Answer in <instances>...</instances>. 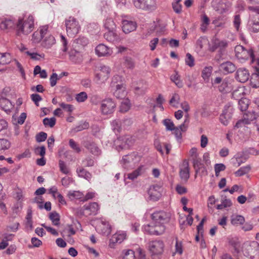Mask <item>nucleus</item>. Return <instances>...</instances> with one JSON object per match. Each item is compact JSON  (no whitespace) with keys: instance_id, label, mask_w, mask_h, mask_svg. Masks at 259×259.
Masks as SVG:
<instances>
[{"instance_id":"obj_1","label":"nucleus","mask_w":259,"mask_h":259,"mask_svg":"<svg viewBox=\"0 0 259 259\" xmlns=\"http://www.w3.org/2000/svg\"><path fill=\"white\" fill-rule=\"evenodd\" d=\"M170 218L169 213L163 210L156 211L151 214L152 222L143 226V231L149 235H161L164 232L165 224L169 222Z\"/></svg>"},{"instance_id":"obj_2","label":"nucleus","mask_w":259,"mask_h":259,"mask_svg":"<svg viewBox=\"0 0 259 259\" xmlns=\"http://www.w3.org/2000/svg\"><path fill=\"white\" fill-rule=\"evenodd\" d=\"M17 35L21 34L27 35L33 29L34 18L32 16L29 15L27 20L23 21L22 19H19L17 23Z\"/></svg>"},{"instance_id":"obj_3","label":"nucleus","mask_w":259,"mask_h":259,"mask_svg":"<svg viewBox=\"0 0 259 259\" xmlns=\"http://www.w3.org/2000/svg\"><path fill=\"white\" fill-rule=\"evenodd\" d=\"M141 160V156L137 152H132L124 155L120 161L122 166L124 168H132Z\"/></svg>"},{"instance_id":"obj_4","label":"nucleus","mask_w":259,"mask_h":259,"mask_svg":"<svg viewBox=\"0 0 259 259\" xmlns=\"http://www.w3.org/2000/svg\"><path fill=\"white\" fill-rule=\"evenodd\" d=\"M164 244L162 241L155 240L149 243V250L151 259H160V255L163 251Z\"/></svg>"},{"instance_id":"obj_5","label":"nucleus","mask_w":259,"mask_h":259,"mask_svg":"<svg viewBox=\"0 0 259 259\" xmlns=\"http://www.w3.org/2000/svg\"><path fill=\"white\" fill-rule=\"evenodd\" d=\"M65 25L67 33L70 37H74L80 29L78 21L73 17H69L65 20Z\"/></svg>"},{"instance_id":"obj_6","label":"nucleus","mask_w":259,"mask_h":259,"mask_svg":"<svg viewBox=\"0 0 259 259\" xmlns=\"http://www.w3.org/2000/svg\"><path fill=\"white\" fill-rule=\"evenodd\" d=\"M236 57L240 60H246L251 58L252 60H254V55L252 49H246L241 45H237L235 48Z\"/></svg>"},{"instance_id":"obj_7","label":"nucleus","mask_w":259,"mask_h":259,"mask_svg":"<svg viewBox=\"0 0 259 259\" xmlns=\"http://www.w3.org/2000/svg\"><path fill=\"white\" fill-rule=\"evenodd\" d=\"M98 71L95 74V81L97 83H104L109 78L110 69L107 66L101 65L98 67Z\"/></svg>"},{"instance_id":"obj_8","label":"nucleus","mask_w":259,"mask_h":259,"mask_svg":"<svg viewBox=\"0 0 259 259\" xmlns=\"http://www.w3.org/2000/svg\"><path fill=\"white\" fill-rule=\"evenodd\" d=\"M259 115L255 114L254 112L248 111L245 113L243 115V117L242 119L239 120L236 123L235 127L239 128L242 127L245 124H249L251 121L255 120V123L257 122V118Z\"/></svg>"},{"instance_id":"obj_9","label":"nucleus","mask_w":259,"mask_h":259,"mask_svg":"<svg viewBox=\"0 0 259 259\" xmlns=\"http://www.w3.org/2000/svg\"><path fill=\"white\" fill-rule=\"evenodd\" d=\"M116 104L112 99L108 98L103 100L101 103V111L104 115L110 114L115 110Z\"/></svg>"},{"instance_id":"obj_10","label":"nucleus","mask_w":259,"mask_h":259,"mask_svg":"<svg viewBox=\"0 0 259 259\" xmlns=\"http://www.w3.org/2000/svg\"><path fill=\"white\" fill-rule=\"evenodd\" d=\"M162 188L159 185H153L149 188L148 194L149 199L153 201H158L161 196Z\"/></svg>"},{"instance_id":"obj_11","label":"nucleus","mask_w":259,"mask_h":259,"mask_svg":"<svg viewBox=\"0 0 259 259\" xmlns=\"http://www.w3.org/2000/svg\"><path fill=\"white\" fill-rule=\"evenodd\" d=\"M258 246V244L255 241L251 243L245 242L242 246L241 251L244 256L250 258Z\"/></svg>"},{"instance_id":"obj_12","label":"nucleus","mask_w":259,"mask_h":259,"mask_svg":"<svg viewBox=\"0 0 259 259\" xmlns=\"http://www.w3.org/2000/svg\"><path fill=\"white\" fill-rule=\"evenodd\" d=\"M234 111L233 107L230 105H226L224 107L223 113L220 117V121L222 124L227 125L229 120L231 119Z\"/></svg>"},{"instance_id":"obj_13","label":"nucleus","mask_w":259,"mask_h":259,"mask_svg":"<svg viewBox=\"0 0 259 259\" xmlns=\"http://www.w3.org/2000/svg\"><path fill=\"white\" fill-rule=\"evenodd\" d=\"M227 240L228 245L233 248V253L238 254L240 252L241 243L238 237H229Z\"/></svg>"},{"instance_id":"obj_14","label":"nucleus","mask_w":259,"mask_h":259,"mask_svg":"<svg viewBox=\"0 0 259 259\" xmlns=\"http://www.w3.org/2000/svg\"><path fill=\"white\" fill-rule=\"evenodd\" d=\"M137 28V23L135 21L123 19L122 21V31L125 34H128L135 30Z\"/></svg>"},{"instance_id":"obj_15","label":"nucleus","mask_w":259,"mask_h":259,"mask_svg":"<svg viewBox=\"0 0 259 259\" xmlns=\"http://www.w3.org/2000/svg\"><path fill=\"white\" fill-rule=\"evenodd\" d=\"M17 23L13 18H4L0 22V28L3 30H9L13 29Z\"/></svg>"},{"instance_id":"obj_16","label":"nucleus","mask_w":259,"mask_h":259,"mask_svg":"<svg viewBox=\"0 0 259 259\" xmlns=\"http://www.w3.org/2000/svg\"><path fill=\"white\" fill-rule=\"evenodd\" d=\"M235 78L240 82H245L249 78V72L245 68H239L236 71Z\"/></svg>"},{"instance_id":"obj_17","label":"nucleus","mask_w":259,"mask_h":259,"mask_svg":"<svg viewBox=\"0 0 259 259\" xmlns=\"http://www.w3.org/2000/svg\"><path fill=\"white\" fill-rule=\"evenodd\" d=\"M180 176L181 179L187 181L190 177L189 162L185 160L180 167Z\"/></svg>"},{"instance_id":"obj_18","label":"nucleus","mask_w":259,"mask_h":259,"mask_svg":"<svg viewBox=\"0 0 259 259\" xmlns=\"http://www.w3.org/2000/svg\"><path fill=\"white\" fill-rule=\"evenodd\" d=\"M211 42L212 45L209 47V50L211 52H214L218 49L223 50L227 47L228 45L227 41L217 38L213 39Z\"/></svg>"},{"instance_id":"obj_19","label":"nucleus","mask_w":259,"mask_h":259,"mask_svg":"<svg viewBox=\"0 0 259 259\" xmlns=\"http://www.w3.org/2000/svg\"><path fill=\"white\" fill-rule=\"evenodd\" d=\"M193 167L195 170L196 175L201 170V172L207 175V170L203 164L201 162V159L199 157H197L192 159Z\"/></svg>"},{"instance_id":"obj_20","label":"nucleus","mask_w":259,"mask_h":259,"mask_svg":"<svg viewBox=\"0 0 259 259\" xmlns=\"http://www.w3.org/2000/svg\"><path fill=\"white\" fill-rule=\"evenodd\" d=\"M0 106L6 112H10L14 107V104L6 98L0 95Z\"/></svg>"},{"instance_id":"obj_21","label":"nucleus","mask_w":259,"mask_h":259,"mask_svg":"<svg viewBox=\"0 0 259 259\" xmlns=\"http://www.w3.org/2000/svg\"><path fill=\"white\" fill-rule=\"evenodd\" d=\"M69 59L75 63L81 62L82 60V57L80 51L75 49H72L69 52Z\"/></svg>"},{"instance_id":"obj_22","label":"nucleus","mask_w":259,"mask_h":259,"mask_svg":"<svg viewBox=\"0 0 259 259\" xmlns=\"http://www.w3.org/2000/svg\"><path fill=\"white\" fill-rule=\"evenodd\" d=\"M95 51L96 54L100 57L109 55L112 52L110 48L103 44H100L97 46Z\"/></svg>"},{"instance_id":"obj_23","label":"nucleus","mask_w":259,"mask_h":259,"mask_svg":"<svg viewBox=\"0 0 259 259\" xmlns=\"http://www.w3.org/2000/svg\"><path fill=\"white\" fill-rule=\"evenodd\" d=\"M232 89V85L227 78L223 80L221 84L219 86V91L224 94L231 92Z\"/></svg>"},{"instance_id":"obj_24","label":"nucleus","mask_w":259,"mask_h":259,"mask_svg":"<svg viewBox=\"0 0 259 259\" xmlns=\"http://www.w3.org/2000/svg\"><path fill=\"white\" fill-rule=\"evenodd\" d=\"M115 90L114 92V96L118 99H122L125 97L126 92L125 91V87L123 84H118L115 87Z\"/></svg>"},{"instance_id":"obj_25","label":"nucleus","mask_w":259,"mask_h":259,"mask_svg":"<svg viewBox=\"0 0 259 259\" xmlns=\"http://www.w3.org/2000/svg\"><path fill=\"white\" fill-rule=\"evenodd\" d=\"M55 37L52 35H48L43 38L41 45L45 48L49 49L55 44Z\"/></svg>"},{"instance_id":"obj_26","label":"nucleus","mask_w":259,"mask_h":259,"mask_svg":"<svg viewBox=\"0 0 259 259\" xmlns=\"http://www.w3.org/2000/svg\"><path fill=\"white\" fill-rule=\"evenodd\" d=\"M84 146L91 153L95 155H99L101 153V150L94 143L87 142L85 143Z\"/></svg>"},{"instance_id":"obj_27","label":"nucleus","mask_w":259,"mask_h":259,"mask_svg":"<svg viewBox=\"0 0 259 259\" xmlns=\"http://www.w3.org/2000/svg\"><path fill=\"white\" fill-rule=\"evenodd\" d=\"M121 141L122 145H119L121 149L128 148L131 146L134 143V139L130 136H126L122 138L121 140L119 139L118 141Z\"/></svg>"},{"instance_id":"obj_28","label":"nucleus","mask_w":259,"mask_h":259,"mask_svg":"<svg viewBox=\"0 0 259 259\" xmlns=\"http://www.w3.org/2000/svg\"><path fill=\"white\" fill-rule=\"evenodd\" d=\"M221 67L224 72L226 73L233 72L236 70L235 65L229 61L223 63L221 64Z\"/></svg>"},{"instance_id":"obj_29","label":"nucleus","mask_w":259,"mask_h":259,"mask_svg":"<svg viewBox=\"0 0 259 259\" xmlns=\"http://www.w3.org/2000/svg\"><path fill=\"white\" fill-rule=\"evenodd\" d=\"M125 233L123 232H119L115 233L112 236L111 241L112 243H120L125 239Z\"/></svg>"},{"instance_id":"obj_30","label":"nucleus","mask_w":259,"mask_h":259,"mask_svg":"<svg viewBox=\"0 0 259 259\" xmlns=\"http://www.w3.org/2000/svg\"><path fill=\"white\" fill-rule=\"evenodd\" d=\"M89 43L88 39L84 36H79L74 41L73 47L74 48L84 47L87 46Z\"/></svg>"},{"instance_id":"obj_31","label":"nucleus","mask_w":259,"mask_h":259,"mask_svg":"<svg viewBox=\"0 0 259 259\" xmlns=\"http://www.w3.org/2000/svg\"><path fill=\"white\" fill-rule=\"evenodd\" d=\"M116 30L108 31L104 35V38L110 42H114L118 39V36L115 32Z\"/></svg>"},{"instance_id":"obj_32","label":"nucleus","mask_w":259,"mask_h":259,"mask_svg":"<svg viewBox=\"0 0 259 259\" xmlns=\"http://www.w3.org/2000/svg\"><path fill=\"white\" fill-rule=\"evenodd\" d=\"M76 172L77 173L78 177L83 178L88 181H89L92 178L91 174L82 167H78L76 169Z\"/></svg>"},{"instance_id":"obj_33","label":"nucleus","mask_w":259,"mask_h":259,"mask_svg":"<svg viewBox=\"0 0 259 259\" xmlns=\"http://www.w3.org/2000/svg\"><path fill=\"white\" fill-rule=\"evenodd\" d=\"M67 196L70 200H74L82 198L83 194L79 191H69Z\"/></svg>"},{"instance_id":"obj_34","label":"nucleus","mask_w":259,"mask_h":259,"mask_svg":"<svg viewBox=\"0 0 259 259\" xmlns=\"http://www.w3.org/2000/svg\"><path fill=\"white\" fill-rule=\"evenodd\" d=\"M250 85L253 88H259V71L253 73L251 76Z\"/></svg>"},{"instance_id":"obj_35","label":"nucleus","mask_w":259,"mask_h":259,"mask_svg":"<svg viewBox=\"0 0 259 259\" xmlns=\"http://www.w3.org/2000/svg\"><path fill=\"white\" fill-rule=\"evenodd\" d=\"M144 10L153 11L156 8V4L155 0H145Z\"/></svg>"},{"instance_id":"obj_36","label":"nucleus","mask_w":259,"mask_h":259,"mask_svg":"<svg viewBox=\"0 0 259 259\" xmlns=\"http://www.w3.org/2000/svg\"><path fill=\"white\" fill-rule=\"evenodd\" d=\"M11 61V57L9 53H0V65L9 64Z\"/></svg>"},{"instance_id":"obj_37","label":"nucleus","mask_w":259,"mask_h":259,"mask_svg":"<svg viewBox=\"0 0 259 259\" xmlns=\"http://www.w3.org/2000/svg\"><path fill=\"white\" fill-rule=\"evenodd\" d=\"M11 146L10 142L6 139H0V153L8 150Z\"/></svg>"},{"instance_id":"obj_38","label":"nucleus","mask_w":259,"mask_h":259,"mask_svg":"<svg viewBox=\"0 0 259 259\" xmlns=\"http://www.w3.org/2000/svg\"><path fill=\"white\" fill-rule=\"evenodd\" d=\"M85 209L89 210L91 211V214L95 215L97 213L99 210V205L96 202H92L89 205L84 206Z\"/></svg>"},{"instance_id":"obj_39","label":"nucleus","mask_w":259,"mask_h":259,"mask_svg":"<svg viewBox=\"0 0 259 259\" xmlns=\"http://www.w3.org/2000/svg\"><path fill=\"white\" fill-rule=\"evenodd\" d=\"M104 27L108 31L116 30V28L115 22L111 18H108L105 20Z\"/></svg>"},{"instance_id":"obj_40","label":"nucleus","mask_w":259,"mask_h":259,"mask_svg":"<svg viewBox=\"0 0 259 259\" xmlns=\"http://www.w3.org/2000/svg\"><path fill=\"white\" fill-rule=\"evenodd\" d=\"M249 29L253 32H257L259 31V22L255 20L250 19L248 22Z\"/></svg>"},{"instance_id":"obj_41","label":"nucleus","mask_w":259,"mask_h":259,"mask_svg":"<svg viewBox=\"0 0 259 259\" xmlns=\"http://www.w3.org/2000/svg\"><path fill=\"white\" fill-rule=\"evenodd\" d=\"M49 218L54 225L58 226L60 224V215L56 211L51 212Z\"/></svg>"},{"instance_id":"obj_42","label":"nucleus","mask_w":259,"mask_h":259,"mask_svg":"<svg viewBox=\"0 0 259 259\" xmlns=\"http://www.w3.org/2000/svg\"><path fill=\"white\" fill-rule=\"evenodd\" d=\"M170 79L178 88H181L183 87V82L180 79V76L177 71H175V74L171 76Z\"/></svg>"},{"instance_id":"obj_43","label":"nucleus","mask_w":259,"mask_h":259,"mask_svg":"<svg viewBox=\"0 0 259 259\" xmlns=\"http://www.w3.org/2000/svg\"><path fill=\"white\" fill-rule=\"evenodd\" d=\"M243 89L242 88H237L236 89L234 90L232 94V97L236 100H240L242 98V96H243Z\"/></svg>"},{"instance_id":"obj_44","label":"nucleus","mask_w":259,"mask_h":259,"mask_svg":"<svg viewBox=\"0 0 259 259\" xmlns=\"http://www.w3.org/2000/svg\"><path fill=\"white\" fill-rule=\"evenodd\" d=\"M244 221V217L240 215H234L231 219V223L234 225L243 224Z\"/></svg>"},{"instance_id":"obj_45","label":"nucleus","mask_w":259,"mask_h":259,"mask_svg":"<svg viewBox=\"0 0 259 259\" xmlns=\"http://www.w3.org/2000/svg\"><path fill=\"white\" fill-rule=\"evenodd\" d=\"M123 65L128 69H133L135 67V62L133 59L129 57L124 58Z\"/></svg>"},{"instance_id":"obj_46","label":"nucleus","mask_w":259,"mask_h":259,"mask_svg":"<svg viewBox=\"0 0 259 259\" xmlns=\"http://www.w3.org/2000/svg\"><path fill=\"white\" fill-rule=\"evenodd\" d=\"M131 107L130 101L128 99H124L121 103L120 106V111L122 112L127 111Z\"/></svg>"},{"instance_id":"obj_47","label":"nucleus","mask_w":259,"mask_h":259,"mask_svg":"<svg viewBox=\"0 0 259 259\" xmlns=\"http://www.w3.org/2000/svg\"><path fill=\"white\" fill-rule=\"evenodd\" d=\"M143 166L139 167L137 169L133 171L132 172L128 175V178L132 180H134L136 179L139 176L142 174V170L143 169Z\"/></svg>"},{"instance_id":"obj_48","label":"nucleus","mask_w":259,"mask_h":259,"mask_svg":"<svg viewBox=\"0 0 259 259\" xmlns=\"http://www.w3.org/2000/svg\"><path fill=\"white\" fill-rule=\"evenodd\" d=\"M250 169V166L249 165L243 166L240 167L238 170H237L235 172V175L237 177H240L248 172Z\"/></svg>"},{"instance_id":"obj_49","label":"nucleus","mask_w":259,"mask_h":259,"mask_svg":"<svg viewBox=\"0 0 259 259\" xmlns=\"http://www.w3.org/2000/svg\"><path fill=\"white\" fill-rule=\"evenodd\" d=\"M238 105L240 110L246 111L248 107V101L246 98L241 99L238 101Z\"/></svg>"},{"instance_id":"obj_50","label":"nucleus","mask_w":259,"mask_h":259,"mask_svg":"<svg viewBox=\"0 0 259 259\" xmlns=\"http://www.w3.org/2000/svg\"><path fill=\"white\" fill-rule=\"evenodd\" d=\"M163 124L166 127V130L172 131L175 127L174 122L169 119H165L163 120Z\"/></svg>"},{"instance_id":"obj_51","label":"nucleus","mask_w":259,"mask_h":259,"mask_svg":"<svg viewBox=\"0 0 259 259\" xmlns=\"http://www.w3.org/2000/svg\"><path fill=\"white\" fill-rule=\"evenodd\" d=\"M212 72V67H205L202 71V77L204 80H207L208 79L209 77L210 76Z\"/></svg>"},{"instance_id":"obj_52","label":"nucleus","mask_w":259,"mask_h":259,"mask_svg":"<svg viewBox=\"0 0 259 259\" xmlns=\"http://www.w3.org/2000/svg\"><path fill=\"white\" fill-rule=\"evenodd\" d=\"M43 123L45 126H49L52 127L56 123V119L55 117H52L51 118H45L43 119Z\"/></svg>"},{"instance_id":"obj_53","label":"nucleus","mask_w":259,"mask_h":259,"mask_svg":"<svg viewBox=\"0 0 259 259\" xmlns=\"http://www.w3.org/2000/svg\"><path fill=\"white\" fill-rule=\"evenodd\" d=\"M185 63L186 65L190 67L194 66V59L193 57L189 53L186 54Z\"/></svg>"},{"instance_id":"obj_54","label":"nucleus","mask_w":259,"mask_h":259,"mask_svg":"<svg viewBox=\"0 0 259 259\" xmlns=\"http://www.w3.org/2000/svg\"><path fill=\"white\" fill-rule=\"evenodd\" d=\"M88 98L87 94L84 92H80L76 95L75 99L78 102H83Z\"/></svg>"},{"instance_id":"obj_55","label":"nucleus","mask_w":259,"mask_h":259,"mask_svg":"<svg viewBox=\"0 0 259 259\" xmlns=\"http://www.w3.org/2000/svg\"><path fill=\"white\" fill-rule=\"evenodd\" d=\"M121 78L122 77L120 75H114L112 78V81L111 83L112 87H115L116 85L118 84H122V83H121Z\"/></svg>"},{"instance_id":"obj_56","label":"nucleus","mask_w":259,"mask_h":259,"mask_svg":"<svg viewBox=\"0 0 259 259\" xmlns=\"http://www.w3.org/2000/svg\"><path fill=\"white\" fill-rule=\"evenodd\" d=\"M235 158L236 161L234 163V164L236 165L237 166H240L242 163H244L246 161V158H244L239 154H237L235 156Z\"/></svg>"},{"instance_id":"obj_57","label":"nucleus","mask_w":259,"mask_h":259,"mask_svg":"<svg viewBox=\"0 0 259 259\" xmlns=\"http://www.w3.org/2000/svg\"><path fill=\"white\" fill-rule=\"evenodd\" d=\"M60 171L64 174H68L69 172V169L66 165L64 161L60 160L59 162Z\"/></svg>"},{"instance_id":"obj_58","label":"nucleus","mask_w":259,"mask_h":259,"mask_svg":"<svg viewBox=\"0 0 259 259\" xmlns=\"http://www.w3.org/2000/svg\"><path fill=\"white\" fill-rule=\"evenodd\" d=\"M82 164L84 166H93L94 164V160L90 157H87L82 161Z\"/></svg>"},{"instance_id":"obj_59","label":"nucleus","mask_w":259,"mask_h":259,"mask_svg":"<svg viewBox=\"0 0 259 259\" xmlns=\"http://www.w3.org/2000/svg\"><path fill=\"white\" fill-rule=\"evenodd\" d=\"M30 98L36 106H39L38 102L42 100L41 96L37 94H33L31 95Z\"/></svg>"},{"instance_id":"obj_60","label":"nucleus","mask_w":259,"mask_h":259,"mask_svg":"<svg viewBox=\"0 0 259 259\" xmlns=\"http://www.w3.org/2000/svg\"><path fill=\"white\" fill-rule=\"evenodd\" d=\"M48 28V25L42 26L40 27V30L38 32L43 38L48 35H51L49 33Z\"/></svg>"},{"instance_id":"obj_61","label":"nucleus","mask_w":259,"mask_h":259,"mask_svg":"<svg viewBox=\"0 0 259 259\" xmlns=\"http://www.w3.org/2000/svg\"><path fill=\"white\" fill-rule=\"evenodd\" d=\"M102 224L104 227L102 233L107 235L110 234L111 233V227L109 224L105 222H102Z\"/></svg>"},{"instance_id":"obj_62","label":"nucleus","mask_w":259,"mask_h":259,"mask_svg":"<svg viewBox=\"0 0 259 259\" xmlns=\"http://www.w3.org/2000/svg\"><path fill=\"white\" fill-rule=\"evenodd\" d=\"M241 23V19L240 15H236L234 16V20H233V24L234 26L236 28V29L238 31L239 30L240 25Z\"/></svg>"},{"instance_id":"obj_63","label":"nucleus","mask_w":259,"mask_h":259,"mask_svg":"<svg viewBox=\"0 0 259 259\" xmlns=\"http://www.w3.org/2000/svg\"><path fill=\"white\" fill-rule=\"evenodd\" d=\"M47 138V133L41 132L38 134L36 136V140L38 142L45 141Z\"/></svg>"},{"instance_id":"obj_64","label":"nucleus","mask_w":259,"mask_h":259,"mask_svg":"<svg viewBox=\"0 0 259 259\" xmlns=\"http://www.w3.org/2000/svg\"><path fill=\"white\" fill-rule=\"evenodd\" d=\"M135 252L133 250L128 249L124 253L123 259H135Z\"/></svg>"}]
</instances>
